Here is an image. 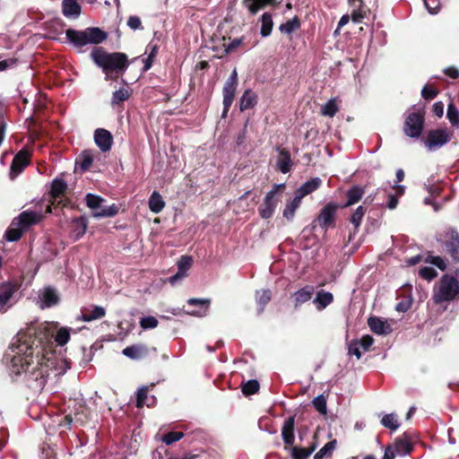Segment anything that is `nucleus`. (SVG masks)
I'll use <instances>...</instances> for the list:
<instances>
[{"instance_id": "obj_1", "label": "nucleus", "mask_w": 459, "mask_h": 459, "mask_svg": "<svg viewBox=\"0 0 459 459\" xmlns=\"http://www.w3.org/2000/svg\"><path fill=\"white\" fill-rule=\"evenodd\" d=\"M52 337L43 325H31L17 333L16 341L9 347L13 352L9 365L13 380L23 374L28 381L35 382V387L45 386L49 369L54 367L53 358L48 357L52 351Z\"/></svg>"}, {"instance_id": "obj_2", "label": "nucleus", "mask_w": 459, "mask_h": 459, "mask_svg": "<svg viewBox=\"0 0 459 459\" xmlns=\"http://www.w3.org/2000/svg\"><path fill=\"white\" fill-rule=\"evenodd\" d=\"M93 63L105 74V80L117 81L127 70L130 63L123 52H108L102 47L94 48L90 55Z\"/></svg>"}, {"instance_id": "obj_3", "label": "nucleus", "mask_w": 459, "mask_h": 459, "mask_svg": "<svg viewBox=\"0 0 459 459\" xmlns=\"http://www.w3.org/2000/svg\"><path fill=\"white\" fill-rule=\"evenodd\" d=\"M65 36L68 42L76 48L89 44L99 45L108 39V33L99 27H88L82 30L70 28L65 30Z\"/></svg>"}, {"instance_id": "obj_4", "label": "nucleus", "mask_w": 459, "mask_h": 459, "mask_svg": "<svg viewBox=\"0 0 459 459\" xmlns=\"http://www.w3.org/2000/svg\"><path fill=\"white\" fill-rule=\"evenodd\" d=\"M459 299V280L456 276L444 274L433 289L432 300L435 305Z\"/></svg>"}, {"instance_id": "obj_5", "label": "nucleus", "mask_w": 459, "mask_h": 459, "mask_svg": "<svg viewBox=\"0 0 459 459\" xmlns=\"http://www.w3.org/2000/svg\"><path fill=\"white\" fill-rule=\"evenodd\" d=\"M437 241L442 251L447 254L455 264H459V232L453 227H447L438 233Z\"/></svg>"}, {"instance_id": "obj_6", "label": "nucleus", "mask_w": 459, "mask_h": 459, "mask_svg": "<svg viewBox=\"0 0 459 459\" xmlns=\"http://www.w3.org/2000/svg\"><path fill=\"white\" fill-rule=\"evenodd\" d=\"M284 189L285 184H275L273 189L266 194L263 204L258 207L259 215L263 219H270L273 215L279 202L277 194Z\"/></svg>"}, {"instance_id": "obj_7", "label": "nucleus", "mask_w": 459, "mask_h": 459, "mask_svg": "<svg viewBox=\"0 0 459 459\" xmlns=\"http://www.w3.org/2000/svg\"><path fill=\"white\" fill-rule=\"evenodd\" d=\"M424 112L417 111L410 113L403 123V133L411 138H419L424 128Z\"/></svg>"}, {"instance_id": "obj_8", "label": "nucleus", "mask_w": 459, "mask_h": 459, "mask_svg": "<svg viewBox=\"0 0 459 459\" xmlns=\"http://www.w3.org/2000/svg\"><path fill=\"white\" fill-rule=\"evenodd\" d=\"M452 135L446 127L431 129L427 133L424 144L429 151H436L450 142Z\"/></svg>"}, {"instance_id": "obj_9", "label": "nucleus", "mask_w": 459, "mask_h": 459, "mask_svg": "<svg viewBox=\"0 0 459 459\" xmlns=\"http://www.w3.org/2000/svg\"><path fill=\"white\" fill-rule=\"evenodd\" d=\"M339 207L338 204L331 202L320 210L316 221L324 230L326 231L329 228L335 227L336 212Z\"/></svg>"}, {"instance_id": "obj_10", "label": "nucleus", "mask_w": 459, "mask_h": 459, "mask_svg": "<svg viewBox=\"0 0 459 459\" xmlns=\"http://www.w3.org/2000/svg\"><path fill=\"white\" fill-rule=\"evenodd\" d=\"M122 353L132 359H142L150 356L157 357V349L143 343H137L126 347Z\"/></svg>"}, {"instance_id": "obj_11", "label": "nucleus", "mask_w": 459, "mask_h": 459, "mask_svg": "<svg viewBox=\"0 0 459 459\" xmlns=\"http://www.w3.org/2000/svg\"><path fill=\"white\" fill-rule=\"evenodd\" d=\"M67 190V183L61 178H56L51 183V188L49 191V195L51 197V202L48 204L46 212H52V206H58L62 204V201H57L61 195H63Z\"/></svg>"}, {"instance_id": "obj_12", "label": "nucleus", "mask_w": 459, "mask_h": 459, "mask_svg": "<svg viewBox=\"0 0 459 459\" xmlns=\"http://www.w3.org/2000/svg\"><path fill=\"white\" fill-rule=\"evenodd\" d=\"M30 153L27 150H21L13 157L10 167V178H15L30 164Z\"/></svg>"}, {"instance_id": "obj_13", "label": "nucleus", "mask_w": 459, "mask_h": 459, "mask_svg": "<svg viewBox=\"0 0 459 459\" xmlns=\"http://www.w3.org/2000/svg\"><path fill=\"white\" fill-rule=\"evenodd\" d=\"M238 84V73L236 68L232 71L231 74L226 81L223 89V106H227L228 104H232L235 99L237 87Z\"/></svg>"}, {"instance_id": "obj_14", "label": "nucleus", "mask_w": 459, "mask_h": 459, "mask_svg": "<svg viewBox=\"0 0 459 459\" xmlns=\"http://www.w3.org/2000/svg\"><path fill=\"white\" fill-rule=\"evenodd\" d=\"M19 290V285L13 281L0 283V312L6 310L5 307L13 294Z\"/></svg>"}, {"instance_id": "obj_15", "label": "nucleus", "mask_w": 459, "mask_h": 459, "mask_svg": "<svg viewBox=\"0 0 459 459\" xmlns=\"http://www.w3.org/2000/svg\"><path fill=\"white\" fill-rule=\"evenodd\" d=\"M94 141L102 152H108L113 144V135L104 128H98L94 132Z\"/></svg>"}, {"instance_id": "obj_16", "label": "nucleus", "mask_w": 459, "mask_h": 459, "mask_svg": "<svg viewBox=\"0 0 459 459\" xmlns=\"http://www.w3.org/2000/svg\"><path fill=\"white\" fill-rule=\"evenodd\" d=\"M44 218L43 214L33 211H24L17 217L18 226L27 230L30 226L39 223Z\"/></svg>"}, {"instance_id": "obj_17", "label": "nucleus", "mask_w": 459, "mask_h": 459, "mask_svg": "<svg viewBox=\"0 0 459 459\" xmlns=\"http://www.w3.org/2000/svg\"><path fill=\"white\" fill-rule=\"evenodd\" d=\"M392 446L398 455L411 454L413 450V444L410 437L405 433L402 437H398Z\"/></svg>"}, {"instance_id": "obj_18", "label": "nucleus", "mask_w": 459, "mask_h": 459, "mask_svg": "<svg viewBox=\"0 0 459 459\" xmlns=\"http://www.w3.org/2000/svg\"><path fill=\"white\" fill-rule=\"evenodd\" d=\"M295 416L287 418L281 428V437L286 446H293L295 441Z\"/></svg>"}, {"instance_id": "obj_19", "label": "nucleus", "mask_w": 459, "mask_h": 459, "mask_svg": "<svg viewBox=\"0 0 459 459\" xmlns=\"http://www.w3.org/2000/svg\"><path fill=\"white\" fill-rule=\"evenodd\" d=\"M276 150L279 152V155L277 158L278 169L281 173L286 174L290 171L291 167L293 165V162H292L291 157H290V153L287 149L281 148L280 146H278Z\"/></svg>"}, {"instance_id": "obj_20", "label": "nucleus", "mask_w": 459, "mask_h": 459, "mask_svg": "<svg viewBox=\"0 0 459 459\" xmlns=\"http://www.w3.org/2000/svg\"><path fill=\"white\" fill-rule=\"evenodd\" d=\"M105 315L106 309L103 307L92 306L82 309L80 319L83 322H91L102 318Z\"/></svg>"}, {"instance_id": "obj_21", "label": "nucleus", "mask_w": 459, "mask_h": 459, "mask_svg": "<svg viewBox=\"0 0 459 459\" xmlns=\"http://www.w3.org/2000/svg\"><path fill=\"white\" fill-rule=\"evenodd\" d=\"M368 325L376 334H388L392 331L391 326L385 321L377 316H370L368 319Z\"/></svg>"}, {"instance_id": "obj_22", "label": "nucleus", "mask_w": 459, "mask_h": 459, "mask_svg": "<svg viewBox=\"0 0 459 459\" xmlns=\"http://www.w3.org/2000/svg\"><path fill=\"white\" fill-rule=\"evenodd\" d=\"M82 12V7L77 0H63L62 13L67 18H77Z\"/></svg>"}, {"instance_id": "obj_23", "label": "nucleus", "mask_w": 459, "mask_h": 459, "mask_svg": "<svg viewBox=\"0 0 459 459\" xmlns=\"http://www.w3.org/2000/svg\"><path fill=\"white\" fill-rule=\"evenodd\" d=\"M349 4L353 8L351 14L352 22H361L366 16V6L363 0H349Z\"/></svg>"}, {"instance_id": "obj_24", "label": "nucleus", "mask_w": 459, "mask_h": 459, "mask_svg": "<svg viewBox=\"0 0 459 459\" xmlns=\"http://www.w3.org/2000/svg\"><path fill=\"white\" fill-rule=\"evenodd\" d=\"M314 291V286L306 285L305 287L294 292L293 298L295 307H298L304 304L305 302L308 301L312 298Z\"/></svg>"}, {"instance_id": "obj_25", "label": "nucleus", "mask_w": 459, "mask_h": 459, "mask_svg": "<svg viewBox=\"0 0 459 459\" xmlns=\"http://www.w3.org/2000/svg\"><path fill=\"white\" fill-rule=\"evenodd\" d=\"M257 95L251 89H247L242 94L239 100V109L240 111H245L249 108H255L257 104Z\"/></svg>"}, {"instance_id": "obj_26", "label": "nucleus", "mask_w": 459, "mask_h": 459, "mask_svg": "<svg viewBox=\"0 0 459 459\" xmlns=\"http://www.w3.org/2000/svg\"><path fill=\"white\" fill-rule=\"evenodd\" d=\"M322 185V179L319 178H313L310 180H307L303 185H301L296 191L300 197H305L306 195L313 193Z\"/></svg>"}, {"instance_id": "obj_27", "label": "nucleus", "mask_w": 459, "mask_h": 459, "mask_svg": "<svg viewBox=\"0 0 459 459\" xmlns=\"http://www.w3.org/2000/svg\"><path fill=\"white\" fill-rule=\"evenodd\" d=\"M333 302V295L331 292L321 290L316 292L313 300L317 310H323Z\"/></svg>"}, {"instance_id": "obj_28", "label": "nucleus", "mask_w": 459, "mask_h": 459, "mask_svg": "<svg viewBox=\"0 0 459 459\" xmlns=\"http://www.w3.org/2000/svg\"><path fill=\"white\" fill-rule=\"evenodd\" d=\"M365 194V190L362 186H353L347 191V202L342 206V208H346L351 205L357 204L361 200L362 196Z\"/></svg>"}, {"instance_id": "obj_29", "label": "nucleus", "mask_w": 459, "mask_h": 459, "mask_svg": "<svg viewBox=\"0 0 459 459\" xmlns=\"http://www.w3.org/2000/svg\"><path fill=\"white\" fill-rule=\"evenodd\" d=\"M275 0H243V4L247 8L251 15L256 14L265 6L273 4Z\"/></svg>"}, {"instance_id": "obj_30", "label": "nucleus", "mask_w": 459, "mask_h": 459, "mask_svg": "<svg viewBox=\"0 0 459 459\" xmlns=\"http://www.w3.org/2000/svg\"><path fill=\"white\" fill-rule=\"evenodd\" d=\"M159 51L158 44H153L150 42L145 49V53L148 54V56L143 59V71L147 72L152 66L153 61L156 58Z\"/></svg>"}, {"instance_id": "obj_31", "label": "nucleus", "mask_w": 459, "mask_h": 459, "mask_svg": "<svg viewBox=\"0 0 459 459\" xmlns=\"http://www.w3.org/2000/svg\"><path fill=\"white\" fill-rule=\"evenodd\" d=\"M302 197H300L298 194L295 193L294 198L287 203L283 212L282 215L285 219L288 221H291L294 218L295 212L297 209L300 206Z\"/></svg>"}, {"instance_id": "obj_32", "label": "nucleus", "mask_w": 459, "mask_h": 459, "mask_svg": "<svg viewBox=\"0 0 459 459\" xmlns=\"http://www.w3.org/2000/svg\"><path fill=\"white\" fill-rule=\"evenodd\" d=\"M316 444L314 442L307 447H299L292 446L291 459H307L316 450Z\"/></svg>"}, {"instance_id": "obj_33", "label": "nucleus", "mask_w": 459, "mask_h": 459, "mask_svg": "<svg viewBox=\"0 0 459 459\" xmlns=\"http://www.w3.org/2000/svg\"><path fill=\"white\" fill-rule=\"evenodd\" d=\"M300 19L296 15L292 19L280 25L279 30L281 33L290 36L294 31L300 29Z\"/></svg>"}, {"instance_id": "obj_34", "label": "nucleus", "mask_w": 459, "mask_h": 459, "mask_svg": "<svg viewBox=\"0 0 459 459\" xmlns=\"http://www.w3.org/2000/svg\"><path fill=\"white\" fill-rule=\"evenodd\" d=\"M149 209L154 212L159 213L165 206V202L162 196L157 191H153L149 198Z\"/></svg>"}, {"instance_id": "obj_35", "label": "nucleus", "mask_w": 459, "mask_h": 459, "mask_svg": "<svg viewBox=\"0 0 459 459\" xmlns=\"http://www.w3.org/2000/svg\"><path fill=\"white\" fill-rule=\"evenodd\" d=\"M73 225L75 238L76 239H79L86 232L88 227V220L84 216H80L73 220Z\"/></svg>"}, {"instance_id": "obj_36", "label": "nucleus", "mask_w": 459, "mask_h": 459, "mask_svg": "<svg viewBox=\"0 0 459 459\" xmlns=\"http://www.w3.org/2000/svg\"><path fill=\"white\" fill-rule=\"evenodd\" d=\"M261 35L262 37H268L271 35L273 27V22L271 13H263L261 17Z\"/></svg>"}, {"instance_id": "obj_37", "label": "nucleus", "mask_w": 459, "mask_h": 459, "mask_svg": "<svg viewBox=\"0 0 459 459\" xmlns=\"http://www.w3.org/2000/svg\"><path fill=\"white\" fill-rule=\"evenodd\" d=\"M336 446H337L336 439H333V440L329 441L314 455V459H323L324 457L332 456Z\"/></svg>"}, {"instance_id": "obj_38", "label": "nucleus", "mask_w": 459, "mask_h": 459, "mask_svg": "<svg viewBox=\"0 0 459 459\" xmlns=\"http://www.w3.org/2000/svg\"><path fill=\"white\" fill-rule=\"evenodd\" d=\"M256 303L260 307L259 312H263L264 307L271 301L272 299V291L269 289L257 290L256 293Z\"/></svg>"}, {"instance_id": "obj_39", "label": "nucleus", "mask_w": 459, "mask_h": 459, "mask_svg": "<svg viewBox=\"0 0 459 459\" xmlns=\"http://www.w3.org/2000/svg\"><path fill=\"white\" fill-rule=\"evenodd\" d=\"M118 206L115 204L108 207L102 208L100 211H94L91 216L94 218L114 217L118 213Z\"/></svg>"}, {"instance_id": "obj_40", "label": "nucleus", "mask_w": 459, "mask_h": 459, "mask_svg": "<svg viewBox=\"0 0 459 459\" xmlns=\"http://www.w3.org/2000/svg\"><path fill=\"white\" fill-rule=\"evenodd\" d=\"M260 384L256 379H250L242 384L241 390L244 395L248 396L258 393Z\"/></svg>"}, {"instance_id": "obj_41", "label": "nucleus", "mask_w": 459, "mask_h": 459, "mask_svg": "<svg viewBox=\"0 0 459 459\" xmlns=\"http://www.w3.org/2000/svg\"><path fill=\"white\" fill-rule=\"evenodd\" d=\"M339 108L334 99L329 100L325 105L321 108V114L325 117H333L338 112Z\"/></svg>"}, {"instance_id": "obj_42", "label": "nucleus", "mask_w": 459, "mask_h": 459, "mask_svg": "<svg viewBox=\"0 0 459 459\" xmlns=\"http://www.w3.org/2000/svg\"><path fill=\"white\" fill-rule=\"evenodd\" d=\"M59 298L55 291V290L51 288H46L43 292V302L47 307H52L57 304Z\"/></svg>"}, {"instance_id": "obj_43", "label": "nucleus", "mask_w": 459, "mask_h": 459, "mask_svg": "<svg viewBox=\"0 0 459 459\" xmlns=\"http://www.w3.org/2000/svg\"><path fill=\"white\" fill-rule=\"evenodd\" d=\"M70 332L69 327H61L55 335V342L60 346L65 345L70 340Z\"/></svg>"}, {"instance_id": "obj_44", "label": "nucleus", "mask_w": 459, "mask_h": 459, "mask_svg": "<svg viewBox=\"0 0 459 459\" xmlns=\"http://www.w3.org/2000/svg\"><path fill=\"white\" fill-rule=\"evenodd\" d=\"M366 212L367 207L364 205H359L351 214L350 221L356 229L360 225L362 218L364 217Z\"/></svg>"}, {"instance_id": "obj_45", "label": "nucleus", "mask_w": 459, "mask_h": 459, "mask_svg": "<svg viewBox=\"0 0 459 459\" xmlns=\"http://www.w3.org/2000/svg\"><path fill=\"white\" fill-rule=\"evenodd\" d=\"M86 204L91 210H97L101 207L102 203L105 201L101 196L87 194L85 196Z\"/></svg>"}, {"instance_id": "obj_46", "label": "nucleus", "mask_w": 459, "mask_h": 459, "mask_svg": "<svg viewBox=\"0 0 459 459\" xmlns=\"http://www.w3.org/2000/svg\"><path fill=\"white\" fill-rule=\"evenodd\" d=\"M381 424L391 430H396L400 426L394 413L385 414L381 420Z\"/></svg>"}, {"instance_id": "obj_47", "label": "nucleus", "mask_w": 459, "mask_h": 459, "mask_svg": "<svg viewBox=\"0 0 459 459\" xmlns=\"http://www.w3.org/2000/svg\"><path fill=\"white\" fill-rule=\"evenodd\" d=\"M130 97V93L127 89L121 88L113 92L112 95V105H119L125 100H128Z\"/></svg>"}, {"instance_id": "obj_48", "label": "nucleus", "mask_w": 459, "mask_h": 459, "mask_svg": "<svg viewBox=\"0 0 459 459\" xmlns=\"http://www.w3.org/2000/svg\"><path fill=\"white\" fill-rule=\"evenodd\" d=\"M424 262L436 265L439 270L445 271L447 267L446 262L444 258L439 255H432L429 254L425 258Z\"/></svg>"}, {"instance_id": "obj_49", "label": "nucleus", "mask_w": 459, "mask_h": 459, "mask_svg": "<svg viewBox=\"0 0 459 459\" xmlns=\"http://www.w3.org/2000/svg\"><path fill=\"white\" fill-rule=\"evenodd\" d=\"M24 230L22 227L9 228L4 233L5 238L10 242L18 241L23 233Z\"/></svg>"}, {"instance_id": "obj_50", "label": "nucleus", "mask_w": 459, "mask_h": 459, "mask_svg": "<svg viewBox=\"0 0 459 459\" xmlns=\"http://www.w3.org/2000/svg\"><path fill=\"white\" fill-rule=\"evenodd\" d=\"M184 437V433L181 431H169L162 436V441L166 445H171L176 441L180 440Z\"/></svg>"}, {"instance_id": "obj_51", "label": "nucleus", "mask_w": 459, "mask_h": 459, "mask_svg": "<svg viewBox=\"0 0 459 459\" xmlns=\"http://www.w3.org/2000/svg\"><path fill=\"white\" fill-rule=\"evenodd\" d=\"M193 264V259L188 255H182L178 262V272L182 273V275H186V272L190 269Z\"/></svg>"}, {"instance_id": "obj_52", "label": "nucleus", "mask_w": 459, "mask_h": 459, "mask_svg": "<svg viewBox=\"0 0 459 459\" xmlns=\"http://www.w3.org/2000/svg\"><path fill=\"white\" fill-rule=\"evenodd\" d=\"M446 117L453 126L459 124V112L453 103H450L447 107Z\"/></svg>"}, {"instance_id": "obj_53", "label": "nucleus", "mask_w": 459, "mask_h": 459, "mask_svg": "<svg viewBox=\"0 0 459 459\" xmlns=\"http://www.w3.org/2000/svg\"><path fill=\"white\" fill-rule=\"evenodd\" d=\"M312 403L316 410L321 413L325 414L327 411V406H326V399L324 395H318L315 397L312 401Z\"/></svg>"}, {"instance_id": "obj_54", "label": "nucleus", "mask_w": 459, "mask_h": 459, "mask_svg": "<svg viewBox=\"0 0 459 459\" xmlns=\"http://www.w3.org/2000/svg\"><path fill=\"white\" fill-rule=\"evenodd\" d=\"M439 93L438 90L431 85L426 84L421 90V96L425 100H434Z\"/></svg>"}, {"instance_id": "obj_55", "label": "nucleus", "mask_w": 459, "mask_h": 459, "mask_svg": "<svg viewBox=\"0 0 459 459\" xmlns=\"http://www.w3.org/2000/svg\"><path fill=\"white\" fill-rule=\"evenodd\" d=\"M419 275L422 279L430 281L437 276V273L433 267L424 266L419 270Z\"/></svg>"}, {"instance_id": "obj_56", "label": "nucleus", "mask_w": 459, "mask_h": 459, "mask_svg": "<svg viewBox=\"0 0 459 459\" xmlns=\"http://www.w3.org/2000/svg\"><path fill=\"white\" fill-rule=\"evenodd\" d=\"M158 324L157 318L152 316L143 317L140 320V326L143 329H153L157 327Z\"/></svg>"}, {"instance_id": "obj_57", "label": "nucleus", "mask_w": 459, "mask_h": 459, "mask_svg": "<svg viewBox=\"0 0 459 459\" xmlns=\"http://www.w3.org/2000/svg\"><path fill=\"white\" fill-rule=\"evenodd\" d=\"M148 392V386H142L138 389L136 395V407H143V405L145 404V401L147 399Z\"/></svg>"}, {"instance_id": "obj_58", "label": "nucleus", "mask_w": 459, "mask_h": 459, "mask_svg": "<svg viewBox=\"0 0 459 459\" xmlns=\"http://www.w3.org/2000/svg\"><path fill=\"white\" fill-rule=\"evenodd\" d=\"M360 345L358 339L352 340L348 346V353L354 355L358 359L361 358Z\"/></svg>"}, {"instance_id": "obj_59", "label": "nucleus", "mask_w": 459, "mask_h": 459, "mask_svg": "<svg viewBox=\"0 0 459 459\" xmlns=\"http://www.w3.org/2000/svg\"><path fill=\"white\" fill-rule=\"evenodd\" d=\"M127 26L134 30L143 29L140 17L136 15L129 16L127 20Z\"/></svg>"}, {"instance_id": "obj_60", "label": "nucleus", "mask_w": 459, "mask_h": 459, "mask_svg": "<svg viewBox=\"0 0 459 459\" xmlns=\"http://www.w3.org/2000/svg\"><path fill=\"white\" fill-rule=\"evenodd\" d=\"M359 342L361 348L365 351H368L374 343V338L369 334H365L361 337V339L359 340Z\"/></svg>"}, {"instance_id": "obj_61", "label": "nucleus", "mask_w": 459, "mask_h": 459, "mask_svg": "<svg viewBox=\"0 0 459 459\" xmlns=\"http://www.w3.org/2000/svg\"><path fill=\"white\" fill-rule=\"evenodd\" d=\"M187 303L191 306H199L206 310L210 306V299L192 298L187 300Z\"/></svg>"}, {"instance_id": "obj_62", "label": "nucleus", "mask_w": 459, "mask_h": 459, "mask_svg": "<svg viewBox=\"0 0 459 459\" xmlns=\"http://www.w3.org/2000/svg\"><path fill=\"white\" fill-rule=\"evenodd\" d=\"M411 307V299H405L402 300L395 306V310L398 312H406L408 311Z\"/></svg>"}, {"instance_id": "obj_63", "label": "nucleus", "mask_w": 459, "mask_h": 459, "mask_svg": "<svg viewBox=\"0 0 459 459\" xmlns=\"http://www.w3.org/2000/svg\"><path fill=\"white\" fill-rule=\"evenodd\" d=\"M92 162H93V159L90 154H83L81 164H80L81 169L83 171L88 170L90 169V167L91 166Z\"/></svg>"}, {"instance_id": "obj_64", "label": "nucleus", "mask_w": 459, "mask_h": 459, "mask_svg": "<svg viewBox=\"0 0 459 459\" xmlns=\"http://www.w3.org/2000/svg\"><path fill=\"white\" fill-rule=\"evenodd\" d=\"M243 43V38H237L231 40L225 48L226 53L234 51Z\"/></svg>"}]
</instances>
